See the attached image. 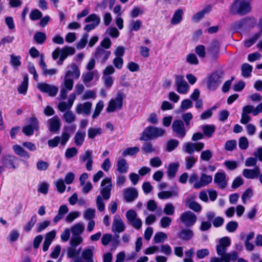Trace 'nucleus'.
I'll return each instance as SVG.
<instances>
[{"mask_svg": "<svg viewBox=\"0 0 262 262\" xmlns=\"http://www.w3.org/2000/svg\"><path fill=\"white\" fill-rule=\"evenodd\" d=\"M231 244L229 237L225 236L221 238L216 245V250L217 255L224 260V262L235 261L238 258V253L235 251L227 253V247Z\"/></svg>", "mask_w": 262, "mask_h": 262, "instance_id": "1", "label": "nucleus"}, {"mask_svg": "<svg viewBox=\"0 0 262 262\" xmlns=\"http://www.w3.org/2000/svg\"><path fill=\"white\" fill-rule=\"evenodd\" d=\"M252 0H234L229 7L230 13L233 15H245L251 11Z\"/></svg>", "mask_w": 262, "mask_h": 262, "instance_id": "2", "label": "nucleus"}, {"mask_svg": "<svg viewBox=\"0 0 262 262\" xmlns=\"http://www.w3.org/2000/svg\"><path fill=\"white\" fill-rule=\"evenodd\" d=\"M165 133V130L160 127L149 126L146 127L141 134L140 140L147 141L162 137Z\"/></svg>", "mask_w": 262, "mask_h": 262, "instance_id": "3", "label": "nucleus"}, {"mask_svg": "<svg viewBox=\"0 0 262 262\" xmlns=\"http://www.w3.org/2000/svg\"><path fill=\"white\" fill-rule=\"evenodd\" d=\"M212 181V177L211 176L207 175L206 173H202L200 179H198L196 173H193L190 176L189 183L190 184L194 183L193 187L198 189L208 185L211 183Z\"/></svg>", "mask_w": 262, "mask_h": 262, "instance_id": "4", "label": "nucleus"}, {"mask_svg": "<svg viewBox=\"0 0 262 262\" xmlns=\"http://www.w3.org/2000/svg\"><path fill=\"white\" fill-rule=\"evenodd\" d=\"M224 73L221 69L213 72L209 77L207 88L210 90H215L223 81Z\"/></svg>", "mask_w": 262, "mask_h": 262, "instance_id": "5", "label": "nucleus"}, {"mask_svg": "<svg viewBox=\"0 0 262 262\" xmlns=\"http://www.w3.org/2000/svg\"><path fill=\"white\" fill-rule=\"evenodd\" d=\"M126 96L122 93L117 94L115 99L110 100L106 108L107 112H114L116 110H121L122 107L123 100Z\"/></svg>", "mask_w": 262, "mask_h": 262, "instance_id": "6", "label": "nucleus"}, {"mask_svg": "<svg viewBox=\"0 0 262 262\" xmlns=\"http://www.w3.org/2000/svg\"><path fill=\"white\" fill-rule=\"evenodd\" d=\"M185 124L182 120H175L172 123V130L176 136L181 139L184 138L187 133Z\"/></svg>", "mask_w": 262, "mask_h": 262, "instance_id": "7", "label": "nucleus"}, {"mask_svg": "<svg viewBox=\"0 0 262 262\" xmlns=\"http://www.w3.org/2000/svg\"><path fill=\"white\" fill-rule=\"evenodd\" d=\"M180 220L186 227H191L195 223L197 217L192 212L187 211L181 214Z\"/></svg>", "mask_w": 262, "mask_h": 262, "instance_id": "8", "label": "nucleus"}, {"mask_svg": "<svg viewBox=\"0 0 262 262\" xmlns=\"http://www.w3.org/2000/svg\"><path fill=\"white\" fill-rule=\"evenodd\" d=\"M101 185L103 187L100 190L101 194L104 200H108L111 196V191L112 187L111 179L110 178H105L102 181Z\"/></svg>", "mask_w": 262, "mask_h": 262, "instance_id": "9", "label": "nucleus"}, {"mask_svg": "<svg viewBox=\"0 0 262 262\" xmlns=\"http://www.w3.org/2000/svg\"><path fill=\"white\" fill-rule=\"evenodd\" d=\"M39 129V122L37 119L32 117L29 119V124L23 128V132L28 136H32L34 134V130Z\"/></svg>", "mask_w": 262, "mask_h": 262, "instance_id": "10", "label": "nucleus"}, {"mask_svg": "<svg viewBox=\"0 0 262 262\" xmlns=\"http://www.w3.org/2000/svg\"><path fill=\"white\" fill-rule=\"evenodd\" d=\"M125 229V226L123 221L119 215L116 214L112 224V231L115 234L116 237L118 238L119 235L117 233L122 232Z\"/></svg>", "mask_w": 262, "mask_h": 262, "instance_id": "11", "label": "nucleus"}, {"mask_svg": "<svg viewBox=\"0 0 262 262\" xmlns=\"http://www.w3.org/2000/svg\"><path fill=\"white\" fill-rule=\"evenodd\" d=\"M79 160L81 163L86 162L85 167L86 169L90 171L93 169V151L91 150H86L84 154L79 156Z\"/></svg>", "mask_w": 262, "mask_h": 262, "instance_id": "12", "label": "nucleus"}, {"mask_svg": "<svg viewBox=\"0 0 262 262\" xmlns=\"http://www.w3.org/2000/svg\"><path fill=\"white\" fill-rule=\"evenodd\" d=\"M17 159V158L13 155H5L1 157L0 162L5 168L15 169L17 167L14 163Z\"/></svg>", "mask_w": 262, "mask_h": 262, "instance_id": "13", "label": "nucleus"}, {"mask_svg": "<svg viewBox=\"0 0 262 262\" xmlns=\"http://www.w3.org/2000/svg\"><path fill=\"white\" fill-rule=\"evenodd\" d=\"M111 51H106L102 47H98L95 50L94 58L101 64H103L111 55Z\"/></svg>", "mask_w": 262, "mask_h": 262, "instance_id": "14", "label": "nucleus"}, {"mask_svg": "<svg viewBox=\"0 0 262 262\" xmlns=\"http://www.w3.org/2000/svg\"><path fill=\"white\" fill-rule=\"evenodd\" d=\"M175 85L177 92L180 94H186L189 88V85L181 75L176 76Z\"/></svg>", "mask_w": 262, "mask_h": 262, "instance_id": "15", "label": "nucleus"}, {"mask_svg": "<svg viewBox=\"0 0 262 262\" xmlns=\"http://www.w3.org/2000/svg\"><path fill=\"white\" fill-rule=\"evenodd\" d=\"M255 108L252 105H247L244 106L242 109V113L240 122L243 124H247L251 120V117L249 115V114L252 113L254 116V112H255Z\"/></svg>", "mask_w": 262, "mask_h": 262, "instance_id": "16", "label": "nucleus"}, {"mask_svg": "<svg viewBox=\"0 0 262 262\" xmlns=\"http://www.w3.org/2000/svg\"><path fill=\"white\" fill-rule=\"evenodd\" d=\"M37 88L42 92L48 93L50 96H55L58 91L57 86L46 83H38Z\"/></svg>", "mask_w": 262, "mask_h": 262, "instance_id": "17", "label": "nucleus"}, {"mask_svg": "<svg viewBox=\"0 0 262 262\" xmlns=\"http://www.w3.org/2000/svg\"><path fill=\"white\" fill-rule=\"evenodd\" d=\"M214 183L216 184L220 189L225 188L228 184V180L226 179V175L224 172H217L214 175Z\"/></svg>", "mask_w": 262, "mask_h": 262, "instance_id": "18", "label": "nucleus"}, {"mask_svg": "<svg viewBox=\"0 0 262 262\" xmlns=\"http://www.w3.org/2000/svg\"><path fill=\"white\" fill-rule=\"evenodd\" d=\"M220 44L216 40L213 41L208 49V55L213 60L216 59L218 56Z\"/></svg>", "mask_w": 262, "mask_h": 262, "instance_id": "19", "label": "nucleus"}, {"mask_svg": "<svg viewBox=\"0 0 262 262\" xmlns=\"http://www.w3.org/2000/svg\"><path fill=\"white\" fill-rule=\"evenodd\" d=\"M260 173V168L255 166L253 169H244L243 171V176L248 179H254L258 178Z\"/></svg>", "mask_w": 262, "mask_h": 262, "instance_id": "20", "label": "nucleus"}, {"mask_svg": "<svg viewBox=\"0 0 262 262\" xmlns=\"http://www.w3.org/2000/svg\"><path fill=\"white\" fill-rule=\"evenodd\" d=\"M76 99V95L75 93L71 94L68 99V102L62 101L59 102L58 105V109L62 112H64L66 110L71 108L72 106L74 101Z\"/></svg>", "mask_w": 262, "mask_h": 262, "instance_id": "21", "label": "nucleus"}, {"mask_svg": "<svg viewBox=\"0 0 262 262\" xmlns=\"http://www.w3.org/2000/svg\"><path fill=\"white\" fill-rule=\"evenodd\" d=\"M193 231L189 228H183L178 233V236L183 241H188L193 237Z\"/></svg>", "mask_w": 262, "mask_h": 262, "instance_id": "22", "label": "nucleus"}, {"mask_svg": "<svg viewBox=\"0 0 262 262\" xmlns=\"http://www.w3.org/2000/svg\"><path fill=\"white\" fill-rule=\"evenodd\" d=\"M124 195L127 202H132L138 197V193L135 188H128L124 190Z\"/></svg>", "mask_w": 262, "mask_h": 262, "instance_id": "23", "label": "nucleus"}, {"mask_svg": "<svg viewBox=\"0 0 262 262\" xmlns=\"http://www.w3.org/2000/svg\"><path fill=\"white\" fill-rule=\"evenodd\" d=\"M92 103L91 102H86L83 104H78L76 108V112L78 114L83 113L89 115L92 108Z\"/></svg>", "mask_w": 262, "mask_h": 262, "instance_id": "24", "label": "nucleus"}, {"mask_svg": "<svg viewBox=\"0 0 262 262\" xmlns=\"http://www.w3.org/2000/svg\"><path fill=\"white\" fill-rule=\"evenodd\" d=\"M49 124V130L52 132H56L58 131L60 127V122L59 118L57 116H54L52 118L48 120Z\"/></svg>", "mask_w": 262, "mask_h": 262, "instance_id": "25", "label": "nucleus"}, {"mask_svg": "<svg viewBox=\"0 0 262 262\" xmlns=\"http://www.w3.org/2000/svg\"><path fill=\"white\" fill-rule=\"evenodd\" d=\"M70 67L72 70H68L66 72L64 77L67 78L72 77L73 78L78 79L80 76V71L77 66L75 63H72Z\"/></svg>", "mask_w": 262, "mask_h": 262, "instance_id": "26", "label": "nucleus"}, {"mask_svg": "<svg viewBox=\"0 0 262 262\" xmlns=\"http://www.w3.org/2000/svg\"><path fill=\"white\" fill-rule=\"evenodd\" d=\"M12 148L16 155L25 159H29L30 157V154L19 145H14Z\"/></svg>", "mask_w": 262, "mask_h": 262, "instance_id": "27", "label": "nucleus"}, {"mask_svg": "<svg viewBox=\"0 0 262 262\" xmlns=\"http://www.w3.org/2000/svg\"><path fill=\"white\" fill-rule=\"evenodd\" d=\"M211 6H207L201 11L193 15L192 17V20L194 21H199L202 18L204 17L205 14L209 13L211 10Z\"/></svg>", "mask_w": 262, "mask_h": 262, "instance_id": "28", "label": "nucleus"}, {"mask_svg": "<svg viewBox=\"0 0 262 262\" xmlns=\"http://www.w3.org/2000/svg\"><path fill=\"white\" fill-rule=\"evenodd\" d=\"M86 133L84 131L78 130L74 136V143L77 146H80L84 142Z\"/></svg>", "mask_w": 262, "mask_h": 262, "instance_id": "29", "label": "nucleus"}, {"mask_svg": "<svg viewBox=\"0 0 262 262\" xmlns=\"http://www.w3.org/2000/svg\"><path fill=\"white\" fill-rule=\"evenodd\" d=\"M117 170L121 173H126L128 169V165L124 159H119L117 163Z\"/></svg>", "mask_w": 262, "mask_h": 262, "instance_id": "30", "label": "nucleus"}, {"mask_svg": "<svg viewBox=\"0 0 262 262\" xmlns=\"http://www.w3.org/2000/svg\"><path fill=\"white\" fill-rule=\"evenodd\" d=\"M254 19V18L251 17H247L244 18L238 21L233 23L231 25L232 28L234 30H239L243 28V27L247 23L248 21Z\"/></svg>", "mask_w": 262, "mask_h": 262, "instance_id": "31", "label": "nucleus"}, {"mask_svg": "<svg viewBox=\"0 0 262 262\" xmlns=\"http://www.w3.org/2000/svg\"><path fill=\"white\" fill-rule=\"evenodd\" d=\"M183 11L182 9H177L174 13L171 19V24L172 25H177L182 20Z\"/></svg>", "mask_w": 262, "mask_h": 262, "instance_id": "32", "label": "nucleus"}, {"mask_svg": "<svg viewBox=\"0 0 262 262\" xmlns=\"http://www.w3.org/2000/svg\"><path fill=\"white\" fill-rule=\"evenodd\" d=\"M71 230L73 235L80 236L84 230V224L82 223H76L72 227Z\"/></svg>", "mask_w": 262, "mask_h": 262, "instance_id": "33", "label": "nucleus"}, {"mask_svg": "<svg viewBox=\"0 0 262 262\" xmlns=\"http://www.w3.org/2000/svg\"><path fill=\"white\" fill-rule=\"evenodd\" d=\"M178 192L176 190L163 191L160 192L158 194V196L160 199H167L172 196H178Z\"/></svg>", "mask_w": 262, "mask_h": 262, "instance_id": "34", "label": "nucleus"}, {"mask_svg": "<svg viewBox=\"0 0 262 262\" xmlns=\"http://www.w3.org/2000/svg\"><path fill=\"white\" fill-rule=\"evenodd\" d=\"M202 129L204 136L210 138L214 133L215 127L214 125H204L202 126Z\"/></svg>", "mask_w": 262, "mask_h": 262, "instance_id": "35", "label": "nucleus"}, {"mask_svg": "<svg viewBox=\"0 0 262 262\" xmlns=\"http://www.w3.org/2000/svg\"><path fill=\"white\" fill-rule=\"evenodd\" d=\"M179 166V164L177 163H172L169 165L167 169V175L169 178L171 179L176 176Z\"/></svg>", "mask_w": 262, "mask_h": 262, "instance_id": "36", "label": "nucleus"}, {"mask_svg": "<svg viewBox=\"0 0 262 262\" xmlns=\"http://www.w3.org/2000/svg\"><path fill=\"white\" fill-rule=\"evenodd\" d=\"M185 205L191 210L198 212L201 210V205L197 202L187 199L185 200Z\"/></svg>", "mask_w": 262, "mask_h": 262, "instance_id": "37", "label": "nucleus"}, {"mask_svg": "<svg viewBox=\"0 0 262 262\" xmlns=\"http://www.w3.org/2000/svg\"><path fill=\"white\" fill-rule=\"evenodd\" d=\"M95 72H88L82 74V81L86 87H90L89 83L93 79Z\"/></svg>", "mask_w": 262, "mask_h": 262, "instance_id": "38", "label": "nucleus"}, {"mask_svg": "<svg viewBox=\"0 0 262 262\" xmlns=\"http://www.w3.org/2000/svg\"><path fill=\"white\" fill-rule=\"evenodd\" d=\"M102 134V129L99 128L90 127L88 130V136L89 139H93L97 136L100 135Z\"/></svg>", "mask_w": 262, "mask_h": 262, "instance_id": "39", "label": "nucleus"}, {"mask_svg": "<svg viewBox=\"0 0 262 262\" xmlns=\"http://www.w3.org/2000/svg\"><path fill=\"white\" fill-rule=\"evenodd\" d=\"M252 67L248 63H244L241 68L242 75L244 77H248L250 76L252 71Z\"/></svg>", "mask_w": 262, "mask_h": 262, "instance_id": "40", "label": "nucleus"}, {"mask_svg": "<svg viewBox=\"0 0 262 262\" xmlns=\"http://www.w3.org/2000/svg\"><path fill=\"white\" fill-rule=\"evenodd\" d=\"M47 38L46 34L42 32H37L34 35V39L38 44L43 43Z\"/></svg>", "mask_w": 262, "mask_h": 262, "instance_id": "41", "label": "nucleus"}, {"mask_svg": "<svg viewBox=\"0 0 262 262\" xmlns=\"http://www.w3.org/2000/svg\"><path fill=\"white\" fill-rule=\"evenodd\" d=\"M63 118L67 123H71L75 121L76 116L71 111H68L63 114Z\"/></svg>", "mask_w": 262, "mask_h": 262, "instance_id": "42", "label": "nucleus"}, {"mask_svg": "<svg viewBox=\"0 0 262 262\" xmlns=\"http://www.w3.org/2000/svg\"><path fill=\"white\" fill-rule=\"evenodd\" d=\"M167 238L166 233L163 232H159L155 234L154 241L156 244L163 243Z\"/></svg>", "mask_w": 262, "mask_h": 262, "instance_id": "43", "label": "nucleus"}, {"mask_svg": "<svg viewBox=\"0 0 262 262\" xmlns=\"http://www.w3.org/2000/svg\"><path fill=\"white\" fill-rule=\"evenodd\" d=\"M104 107V103L102 100H100L96 105L94 112L92 115L93 119L97 118L100 115Z\"/></svg>", "mask_w": 262, "mask_h": 262, "instance_id": "44", "label": "nucleus"}, {"mask_svg": "<svg viewBox=\"0 0 262 262\" xmlns=\"http://www.w3.org/2000/svg\"><path fill=\"white\" fill-rule=\"evenodd\" d=\"M139 148L138 147H128L123 151L122 155L124 157L127 156H133L139 152Z\"/></svg>", "mask_w": 262, "mask_h": 262, "instance_id": "45", "label": "nucleus"}, {"mask_svg": "<svg viewBox=\"0 0 262 262\" xmlns=\"http://www.w3.org/2000/svg\"><path fill=\"white\" fill-rule=\"evenodd\" d=\"M179 144V142L177 139H170L167 143L166 150L168 152L172 151L176 148Z\"/></svg>", "mask_w": 262, "mask_h": 262, "instance_id": "46", "label": "nucleus"}, {"mask_svg": "<svg viewBox=\"0 0 262 262\" xmlns=\"http://www.w3.org/2000/svg\"><path fill=\"white\" fill-rule=\"evenodd\" d=\"M83 242V238L80 236L73 235L72 237L70 243L71 246L73 248H76L79 245L81 244Z\"/></svg>", "mask_w": 262, "mask_h": 262, "instance_id": "47", "label": "nucleus"}, {"mask_svg": "<svg viewBox=\"0 0 262 262\" xmlns=\"http://www.w3.org/2000/svg\"><path fill=\"white\" fill-rule=\"evenodd\" d=\"M186 168L187 169H191L197 161V159L193 156H189L185 158Z\"/></svg>", "mask_w": 262, "mask_h": 262, "instance_id": "48", "label": "nucleus"}, {"mask_svg": "<svg viewBox=\"0 0 262 262\" xmlns=\"http://www.w3.org/2000/svg\"><path fill=\"white\" fill-rule=\"evenodd\" d=\"M89 35L87 33L83 34L82 38L77 43L76 48L78 50H80L84 48L88 42Z\"/></svg>", "mask_w": 262, "mask_h": 262, "instance_id": "49", "label": "nucleus"}, {"mask_svg": "<svg viewBox=\"0 0 262 262\" xmlns=\"http://www.w3.org/2000/svg\"><path fill=\"white\" fill-rule=\"evenodd\" d=\"M142 21L140 20H132L130 21L129 24L130 30L131 31H138L140 29Z\"/></svg>", "mask_w": 262, "mask_h": 262, "instance_id": "50", "label": "nucleus"}, {"mask_svg": "<svg viewBox=\"0 0 262 262\" xmlns=\"http://www.w3.org/2000/svg\"><path fill=\"white\" fill-rule=\"evenodd\" d=\"M194 144L193 143H186L184 144L183 147V150L189 154H192L194 151Z\"/></svg>", "mask_w": 262, "mask_h": 262, "instance_id": "51", "label": "nucleus"}, {"mask_svg": "<svg viewBox=\"0 0 262 262\" xmlns=\"http://www.w3.org/2000/svg\"><path fill=\"white\" fill-rule=\"evenodd\" d=\"M95 210L92 208H88L83 213V217L86 220H93L95 217Z\"/></svg>", "mask_w": 262, "mask_h": 262, "instance_id": "52", "label": "nucleus"}, {"mask_svg": "<svg viewBox=\"0 0 262 262\" xmlns=\"http://www.w3.org/2000/svg\"><path fill=\"white\" fill-rule=\"evenodd\" d=\"M142 150L146 154L152 153L155 151V149L154 148L152 144L150 142L144 143L142 147Z\"/></svg>", "mask_w": 262, "mask_h": 262, "instance_id": "53", "label": "nucleus"}, {"mask_svg": "<svg viewBox=\"0 0 262 262\" xmlns=\"http://www.w3.org/2000/svg\"><path fill=\"white\" fill-rule=\"evenodd\" d=\"M37 221V217L36 215H33L30 221L24 226V230L26 232L30 231L32 228L34 226Z\"/></svg>", "mask_w": 262, "mask_h": 262, "instance_id": "54", "label": "nucleus"}, {"mask_svg": "<svg viewBox=\"0 0 262 262\" xmlns=\"http://www.w3.org/2000/svg\"><path fill=\"white\" fill-rule=\"evenodd\" d=\"M80 250L81 248H80L78 251H76L75 248H73L72 246L69 247L67 249V257L69 258L75 257L79 254Z\"/></svg>", "mask_w": 262, "mask_h": 262, "instance_id": "55", "label": "nucleus"}, {"mask_svg": "<svg viewBox=\"0 0 262 262\" xmlns=\"http://www.w3.org/2000/svg\"><path fill=\"white\" fill-rule=\"evenodd\" d=\"M57 191L60 193H63L66 189V185L63 180L61 179L58 180L54 182Z\"/></svg>", "mask_w": 262, "mask_h": 262, "instance_id": "56", "label": "nucleus"}, {"mask_svg": "<svg viewBox=\"0 0 262 262\" xmlns=\"http://www.w3.org/2000/svg\"><path fill=\"white\" fill-rule=\"evenodd\" d=\"M85 22L90 23L93 22L94 24L99 25L100 23V18L95 14H92L89 15L85 19Z\"/></svg>", "mask_w": 262, "mask_h": 262, "instance_id": "57", "label": "nucleus"}, {"mask_svg": "<svg viewBox=\"0 0 262 262\" xmlns=\"http://www.w3.org/2000/svg\"><path fill=\"white\" fill-rule=\"evenodd\" d=\"M163 212L167 215H172L174 212V207L171 203L166 204L164 208Z\"/></svg>", "mask_w": 262, "mask_h": 262, "instance_id": "58", "label": "nucleus"}, {"mask_svg": "<svg viewBox=\"0 0 262 262\" xmlns=\"http://www.w3.org/2000/svg\"><path fill=\"white\" fill-rule=\"evenodd\" d=\"M193 115L191 113H186L182 115V121L186 126H189L190 121L192 119Z\"/></svg>", "mask_w": 262, "mask_h": 262, "instance_id": "59", "label": "nucleus"}, {"mask_svg": "<svg viewBox=\"0 0 262 262\" xmlns=\"http://www.w3.org/2000/svg\"><path fill=\"white\" fill-rule=\"evenodd\" d=\"M20 56H15L14 54H12L10 56V63L11 64L16 67H18L21 65Z\"/></svg>", "mask_w": 262, "mask_h": 262, "instance_id": "60", "label": "nucleus"}, {"mask_svg": "<svg viewBox=\"0 0 262 262\" xmlns=\"http://www.w3.org/2000/svg\"><path fill=\"white\" fill-rule=\"evenodd\" d=\"M212 157V153L211 150L208 149L203 151L200 156L201 159L205 161H209Z\"/></svg>", "mask_w": 262, "mask_h": 262, "instance_id": "61", "label": "nucleus"}, {"mask_svg": "<svg viewBox=\"0 0 262 262\" xmlns=\"http://www.w3.org/2000/svg\"><path fill=\"white\" fill-rule=\"evenodd\" d=\"M78 151L76 147H71L67 149L65 152V156L67 158L70 159L77 154Z\"/></svg>", "mask_w": 262, "mask_h": 262, "instance_id": "62", "label": "nucleus"}, {"mask_svg": "<svg viewBox=\"0 0 262 262\" xmlns=\"http://www.w3.org/2000/svg\"><path fill=\"white\" fill-rule=\"evenodd\" d=\"M238 146L242 149H246L249 146V142L247 138L245 137H241L239 139Z\"/></svg>", "mask_w": 262, "mask_h": 262, "instance_id": "63", "label": "nucleus"}, {"mask_svg": "<svg viewBox=\"0 0 262 262\" xmlns=\"http://www.w3.org/2000/svg\"><path fill=\"white\" fill-rule=\"evenodd\" d=\"M160 251L167 256L172 254L171 248L168 244L162 245L160 246Z\"/></svg>", "mask_w": 262, "mask_h": 262, "instance_id": "64", "label": "nucleus"}]
</instances>
